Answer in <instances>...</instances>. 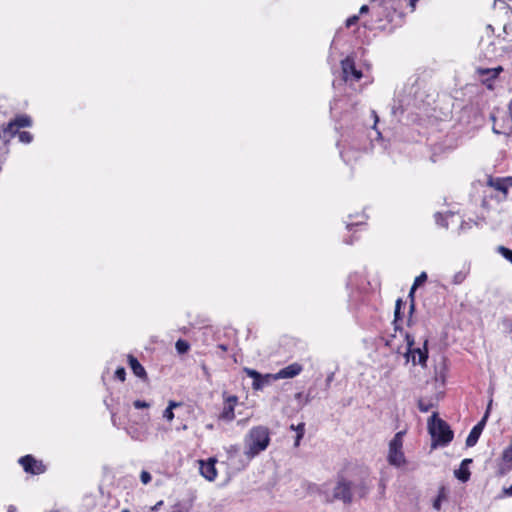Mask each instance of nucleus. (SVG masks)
<instances>
[{"label":"nucleus","mask_w":512,"mask_h":512,"mask_svg":"<svg viewBox=\"0 0 512 512\" xmlns=\"http://www.w3.org/2000/svg\"><path fill=\"white\" fill-rule=\"evenodd\" d=\"M128 360L133 373L137 377L144 378L146 376V371L139 361L131 355L128 357Z\"/></svg>","instance_id":"a211bd4d"},{"label":"nucleus","mask_w":512,"mask_h":512,"mask_svg":"<svg viewBox=\"0 0 512 512\" xmlns=\"http://www.w3.org/2000/svg\"><path fill=\"white\" fill-rule=\"evenodd\" d=\"M497 252L512 264V250L504 246H498Z\"/></svg>","instance_id":"5701e85b"},{"label":"nucleus","mask_w":512,"mask_h":512,"mask_svg":"<svg viewBox=\"0 0 512 512\" xmlns=\"http://www.w3.org/2000/svg\"><path fill=\"white\" fill-rule=\"evenodd\" d=\"M447 501V492L444 487H441L438 491L437 497L433 500L432 506L436 511H440L442 503Z\"/></svg>","instance_id":"412c9836"},{"label":"nucleus","mask_w":512,"mask_h":512,"mask_svg":"<svg viewBox=\"0 0 512 512\" xmlns=\"http://www.w3.org/2000/svg\"><path fill=\"white\" fill-rule=\"evenodd\" d=\"M405 431L397 432L389 442L387 461L390 465L401 467L406 464V458L403 451V438Z\"/></svg>","instance_id":"7ed1b4c3"},{"label":"nucleus","mask_w":512,"mask_h":512,"mask_svg":"<svg viewBox=\"0 0 512 512\" xmlns=\"http://www.w3.org/2000/svg\"><path fill=\"white\" fill-rule=\"evenodd\" d=\"M444 218L445 217L442 214H440V213H437L435 215V219H436L437 224H439V225H441L443 227H446L447 223L444 222Z\"/></svg>","instance_id":"2f4dec72"},{"label":"nucleus","mask_w":512,"mask_h":512,"mask_svg":"<svg viewBox=\"0 0 512 512\" xmlns=\"http://www.w3.org/2000/svg\"><path fill=\"white\" fill-rule=\"evenodd\" d=\"M215 458H209L207 461H200V474L208 481H214L217 477Z\"/></svg>","instance_id":"4468645a"},{"label":"nucleus","mask_w":512,"mask_h":512,"mask_svg":"<svg viewBox=\"0 0 512 512\" xmlns=\"http://www.w3.org/2000/svg\"><path fill=\"white\" fill-rule=\"evenodd\" d=\"M343 77L345 81H358L362 77V72L355 67L354 60L350 57L341 62Z\"/></svg>","instance_id":"9d476101"},{"label":"nucleus","mask_w":512,"mask_h":512,"mask_svg":"<svg viewBox=\"0 0 512 512\" xmlns=\"http://www.w3.org/2000/svg\"><path fill=\"white\" fill-rule=\"evenodd\" d=\"M491 404H492V401H490V403L488 405V408H490ZM488 413H489V409H487L483 419L478 424H476L472 428V430L470 431V433H469V435H468V437L466 439V445L468 447H473L477 443V441H478V439H479V437H480V435H481V433H482V431L484 429L485 422H486V419L488 417Z\"/></svg>","instance_id":"f8f14e48"},{"label":"nucleus","mask_w":512,"mask_h":512,"mask_svg":"<svg viewBox=\"0 0 512 512\" xmlns=\"http://www.w3.org/2000/svg\"><path fill=\"white\" fill-rule=\"evenodd\" d=\"M487 87H488L489 89H492V85H491V84H487Z\"/></svg>","instance_id":"de8ad7c7"},{"label":"nucleus","mask_w":512,"mask_h":512,"mask_svg":"<svg viewBox=\"0 0 512 512\" xmlns=\"http://www.w3.org/2000/svg\"><path fill=\"white\" fill-rule=\"evenodd\" d=\"M302 370V365H300L299 363H292L284 367L283 369L279 370L277 373L273 374L272 378H274V380L293 378L299 375L302 372Z\"/></svg>","instance_id":"ddd939ff"},{"label":"nucleus","mask_w":512,"mask_h":512,"mask_svg":"<svg viewBox=\"0 0 512 512\" xmlns=\"http://www.w3.org/2000/svg\"><path fill=\"white\" fill-rule=\"evenodd\" d=\"M357 21H358V16L354 15L352 17H349L346 20V26L350 27V26L354 25Z\"/></svg>","instance_id":"473e14b6"},{"label":"nucleus","mask_w":512,"mask_h":512,"mask_svg":"<svg viewBox=\"0 0 512 512\" xmlns=\"http://www.w3.org/2000/svg\"><path fill=\"white\" fill-rule=\"evenodd\" d=\"M433 404L430 401L420 399L418 401V408L421 412H428L432 408Z\"/></svg>","instance_id":"a878e982"},{"label":"nucleus","mask_w":512,"mask_h":512,"mask_svg":"<svg viewBox=\"0 0 512 512\" xmlns=\"http://www.w3.org/2000/svg\"><path fill=\"white\" fill-rule=\"evenodd\" d=\"M367 491H368V487L363 486V487L361 488V490L359 491V496H360V497L365 496V495L367 494Z\"/></svg>","instance_id":"4c0bfd02"},{"label":"nucleus","mask_w":512,"mask_h":512,"mask_svg":"<svg viewBox=\"0 0 512 512\" xmlns=\"http://www.w3.org/2000/svg\"><path fill=\"white\" fill-rule=\"evenodd\" d=\"M238 398L235 395H228L224 397L223 408L218 415V420L230 423L235 419V406L237 405Z\"/></svg>","instance_id":"39448f33"},{"label":"nucleus","mask_w":512,"mask_h":512,"mask_svg":"<svg viewBox=\"0 0 512 512\" xmlns=\"http://www.w3.org/2000/svg\"><path fill=\"white\" fill-rule=\"evenodd\" d=\"M227 461L229 465L237 470V465L240 459H243V454L239 453V447L237 445H230L226 448Z\"/></svg>","instance_id":"2eb2a0df"},{"label":"nucleus","mask_w":512,"mask_h":512,"mask_svg":"<svg viewBox=\"0 0 512 512\" xmlns=\"http://www.w3.org/2000/svg\"><path fill=\"white\" fill-rule=\"evenodd\" d=\"M401 306H402V300L398 299L396 301L395 312H394V316H395L394 322L395 323H398L401 320V317H400Z\"/></svg>","instance_id":"cd10ccee"},{"label":"nucleus","mask_w":512,"mask_h":512,"mask_svg":"<svg viewBox=\"0 0 512 512\" xmlns=\"http://www.w3.org/2000/svg\"><path fill=\"white\" fill-rule=\"evenodd\" d=\"M487 185L491 188L501 192L504 195V198L507 197L508 191L507 187L504 183L503 177H489L487 181Z\"/></svg>","instance_id":"f3484780"},{"label":"nucleus","mask_w":512,"mask_h":512,"mask_svg":"<svg viewBox=\"0 0 512 512\" xmlns=\"http://www.w3.org/2000/svg\"><path fill=\"white\" fill-rule=\"evenodd\" d=\"M19 463L27 473L41 474L45 471V466L41 461H37L31 455L23 456L19 459Z\"/></svg>","instance_id":"9b49d317"},{"label":"nucleus","mask_w":512,"mask_h":512,"mask_svg":"<svg viewBox=\"0 0 512 512\" xmlns=\"http://www.w3.org/2000/svg\"><path fill=\"white\" fill-rule=\"evenodd\" d=\"M428 430L434 441V445H446L453 438V432L450 427L437 417L436 414H433L428 421Z\"/></svg>","instance_id":"f03ea898"},{"label":"nucleus","mask_w":512,"mask_h":512,"mask_svg":"<svg viewBox=\"0 0 512 512\" xmlns=\"http://www.w3.org/2000/svg\"><path fill=\"white\" fill-rule=\"evenodd\" d=\"M162 501L158 502L154 507H153V510H156L159 508L160 505H162Z\"/></svg>","instance_id":"a19ab883"},{"label":"nucleus","mask_w":512,"mask_h":512,"mask_svg":"<svg viewBox=\"0 0 512 512\" xmlns=\"http://www.w3.org/2000/svg\"><path fill=\"white\" fill-rule=\"evenodd\" d=\"M270 441V431L267 427H252L243 438V459L239 460L237 470L245 469L255 457L268 448Z\"/></svg>","instance_id":"f257e3e1"},{"label":"nucleus","mask_w":512,"mask_h":512,"mask_svg":"<svg viewBox=\"0 0 512 512\" xmlns=\"http://www.w3.org/2000/svg\"><path fill=\"white\" fill-rule=\"evenodd\" d=\"M244 372L247 374L248 377L253 379L252 387L254 390H261L266 385L270 384L271 381H275L273 377V374H265L262 375L256 370L245 368Z\"/></svg>","instance_id":"1a4fd4ad"},{"label":"nucleus","mask_w":512,"mask_h":512,"mask_svg":"<svg viewBox=\"0 0 512 512\" xmlns=\"http://www.w3.org/2000/svg\"><path fill=\"white\" fill-rule=\"evenodd\" d=\"M426 280H427V274L425 272H422L419 276H417L414 280L412 287H411L410 295H412L414 293V291L417 289V287L422 285Z\"/></svg>","instance_id":"4be33fe9"},{"label":"nucleus","mask_w":512,"mask_h":512,"mask_svg":"<svg viewBox=\"0 0 512 512\" xmlns=\"http://www.w3.org/2000/svg\"><path fill=\"white\" fill-rule=\"evenodd\" d=\"M472 462L471 459H464L462 462H461V465L460 467L455 470L454 472V475L455 477L462 481V482H467L470 478V470H469V467L468 465Z\"/></svg>","instance_id":"dca6fc26"},{"label":"nucleus","mask_w":512,"mask_h":512,"mask_svg":"<svg viewBox=\"0 0 512 512\" xmlns=\"http://www.w3.org/2000/svg\"><path fill=\"white\" fill-rule=\"evenodd\" d=\"M207 428H208V429H212V428H213V425H212V424H209V425H207Z\"/></svg>","instance_id":"a18cd8bd"},{"label":"nucleus","mask_w":512,"mask_h":512,"mask_svg":"<svg viewBox=\"0 0 512 512\" xmlns=\"http://www.w3.org/2000/svg\"><path fill=\"white\" fill-rule=\"evenodd\" d=\"M32 139H33L32 134L27 131H23V132L19 133V140L22 143L28 144L32 141Z\"/></svg>","instance_id":"bb28decb"},{"label":"nucleus","mask_w":512,"mask_h":512,"mask_svg":"<svg viewBox=\"0 0 512 512\" xmlns=\"http://www.w3.org/2000/svg\"><path fill=\"white\" fill-rule=\"evenodd\" d=\"M123 512H130V511L125 509V510H123Z\"/></svg>","instance_id":"09e8293b"},{"label":"nucleus","mask_w":512,"mask_h":512,"mask_svg":"<svg viewBox=\"0 0 512 512\" xmlns=\"http://www.w3.org/2000/svg\"><path fill=\"white\" fill-rule=\"evenodd\" d=\"M503 496H512V485L503 489Z\"/></svg>","instance_id":"c9c22d12"},{"label":"nucleus","mask_w":512,"mask_h":512,"mask_svg":"<svg viewBox=\"0 0 512 512\" xmlns=\"http://www.w3.org/2000/svg\"><path fill=\"white\" fill-rule=\"evenodd\" d=\"M504 179V183L507 187V191H509V189L512 187V176L510 177H503Z\"/></svg>","instance_id":"72a5a7b5"},{"label":"nucleus","mask_w":512,"mask_h":512,"mask_svg":"<svg viewBox=\"0 0 512 512\" xmlns=\"http://www.w3.org/2000/svg\"><path fill=\"white\" fill-rule=\"evenodd\" d=\"M303 436L304 435H303L302 431L297 434L296 439H295V443H294L295 447L299 446L300 441L303 438Z\"/></svg>","instance_id":"f704fd0d"},{"label":"nucleus","mask_w":512,"mask_h":512,"mask_svg":"<svg viewBox=\"0 0 512 512\" xmlns=\"http://www.w3.org/2000/svg\"><path fill=\"white\" fill-rule=\"evenodd\" d=\"M385 490V483L381 481V492L383 493Z\"/></svg>","instance_id":"79ce46f5"},{"label":"nucleus","mask_w":512,"mask_h":512,"mask_svg":"<svg viewBox=\"0 0 512 512\" xmlns=\"http://www.w3.org/2000/svg\"><path fill=\"white\" fill-rule=\"evenodd\" d=\"M14 510H15V508H14L13 506H11V507L9 508V512H13Z\"/></svg>","instance_id":"c03bdc74"},{"label":"nucleus","mask_w":512,"mask_h":512,"mask_svg":"<svg viewBox=\"0 0 512 512\" xmlns=\"http://www.w3.org/2000/svg\"><path fill=\"white\" fill-rule=\"evenodd\" d=\"M328 500L339 499L345 503H350L352 501V488L350 482L345 480H340L333 488V495L330 498L327 496Z\"/></svg>","instance_id":"0eeeda50"},{"label":"nucleus","mask_w":512,"mask_h":512,"mask_svg":"<svg viewBox=\"0 0 512 512\" xmlns=\"http://www.w3.org/2000/svg\"><path fill=\"white\" fill-rule=\"evenodd\" d=\"M369 10L368 6L367 5H363L361 8H360V14H364V13H367Z\"/></svg>","instance_id":"58836bf2"},{"label":"nucleus","mask_w":512,"mask_h":512,"mask_svg":"<svg viewBox=\"0 0 512 512\" xmlns=\"http://www.w3.org/2000/svg\"><path fill=\"white\" fill-rule=\"evenodd\" d=\"M140 480L143 484H148L151 481V475L148 471H142L140 474Z\"/></svg>","instance_id":"c756f323"},{"label":"nucleus","mask_w":512,"mask_h":512,"mask_svg":"<svg viewBox=\"0 0 512 512\" xmlns=\"http://www.w3.org/2000/svg\"><path fill=\"white\" fill-rule=\"evenodd\" d=\"M415 2H416V0H410V6H411L412 10L415 9Z\"/></svg>","instance_id":"ea45409f"},{"label":"nucleus","mask_w":512,"mask_h":512,"mask_svg":"<svg viewBox=\"0 0 512 512\" xmlns=\"http://www.w3.org/2000/svg\"><path fill=\"white\" fill-rule=\"evenodd\" d=\"M413 309H414V304L412 303L411 307H410V313H412Z\"/></svg>","instance_id":"37998d69"},{"label":"nucleus","mask_w":512,"mask_h":512,"mask_svg":"<svg viewBox=\"0 0 512 512\" xmlns=\"http://www.w3.org/2000/svg\"><path fill=\"white\" fill-rule=\"evenodd\" d=\"M31 118L27 115H20L16 117L14 120L9 122L6 127L3 128L1 138L6 139L7 137H12L16 134L17 130L22 127L31 126Z\"/></svg>","instance_id":"423d86ee"},{"label":"nucleus","mask_w":512,"mask_h":512,"mask_svg":"<svg viewBox=\"0 0 512 512\" xmlns=\"http://www.w3.org/2000/svg\"><path fill=\"white\" fill-rule=\"evenodd\" d=\"M300 427H302V433L304 434V432H305L304 423H300V424H298V425L296 426V428H295V431L297 432V434H298L299 432H301V428H300Z\"/></svg>","instance_id":"e433bc0d"},{"label":"nucleus","mask_w":512,"mask_h":512,"mask_svg":"<svg viewBox=\"0 0 512 512\" xmlns=\"http://www.w3.org/2000/svg\"><path fill=\"white\" fill-rule=\"evenodd\" d=\"M493 121L492 131L498 135H505L507 137L512 135V116L508 113L507 116L497 120L495 116H491Z\"/></svg>","instance_id":"6e6552de"},{"label":"nucleus","mask_w":512,"mask_h":512,"mask_svg":"<svg viewBox=\"0 0 512 512\" xmlns=\"http://www.w3.org/2000/svg\"><path fill=\"white\" fill-rule=\"evenodd\" d=\"M405 339L407 342V351L405 353L407 362L425 367L428 359L427 340H425L422 348H413L414 338L409 334H405Z\"/></svg>","instance_id":"20e7f679"},{"label":"nucleus","mask_w":512,"mask_h":512,"mask_svg":"<svg viewBox=\"0 0 512 512\" xmlns=\"http://www.w3.org/2000/svg\"><path fill=\"white\" fill-rule=\"evenodd\" d=\"M133 406L136 408V409H147L150 407V403L146 402V401H142V400H135L133 402Z\"/></svg>","instance_id":"c85d7f7f"},{"label":"nucleus","mask_w":512,"mask_h":512,"mask_svg":"<svg viewBox=\"0 0 512 512\" xmlns=\"http://www.w3.org/2000/svg\"><path fill=\"white\" fill-rule=\"evenodd\" d=\"M125 376H126V372H125V369L123 367H119L116 371H115V377L117 379H119L120 381H124L125 380Z\"/></svg>","instance_id":"7c9ffc66"},{"label":"nucleus","mask_w":512,"mask_h":512,"mask_svg":"<svg viewBox=\"0 0 512 512\" xmlns=\"http://www.w3.org/2000/svg\"><path fill=\"white\" fill-rule=\"evenodd\" d=\"M292 430H295L296 426L295 425H291L290 427Z\"/></svg>","instance_id":"49530a36"},{"label":"nucleus","mask_w":512,"mask_h":512,"mask_svg":"<svg viewBox=\"0 0 512 512\" xmlns=\"http://www.w3.org/2000/svg\"><path fill=\"white\" fill-rule=\"evenodd\" d=\"M181 405L182 404L180 402H176V401L170 400L168 402L167 408L163 411V418L166 421H168V422H172L174 420V418H175L173 410L175 408L180 407Z\"/></svg>","instance_id":"6ab92c4d"},{"label":"nucleus","mask_w":512,"mask_h":512,"mask_svg":"<svg viewBox=\"0 0 512 512\" xmlns=\"http://www.w3.org/2000/svg\"><path fill=\"white\" fill-rule=\"evenodd\" d=\"M503 71V68L501 66H498V67H495V68H492V69H488V68H479L477 70L478 74L481 75V76H485L487 75L488 78L487 80L489 79H496L498 77V75Z\"/></svg>","instance_id":"aec40b11"},{"label":"nucleus","mask_w":512,"mask_h":512,"mask_svg":"<svg viewBox=\"0 0 512 512\" xmlns=\"http://www.w3.org/2000/svg\"><path fill=\"white\" fill-rule=\"evenodd\" d=\"M175 347H176L177 352L180 354L186 353L190 348L188 342L185 340H182V339H179L176 342Z\"/></svg>","instance_id":"b1692460"},{"label":"nucleus","mask_w":512,"mask_h":512,"mask_svg":"<svg viewBox=\"0 0 512 512\" xmlns=\"http://www.w3.org/2000/svg\"><path fill=\"white\" fill-rule=\"evenodd\" d=\"M467 277V272L466 271H458L456 272L454 275H453V279H452V282L453 284H461Z\"/></svg>","instance_id":"393cba45"}]
</instances>
